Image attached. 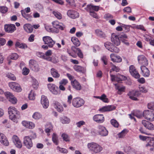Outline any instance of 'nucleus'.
I'll return each instance as SVG.
<instances>
[{
	"label": "nucleus",
	"instance_id": "1",
	"mask_svg": "<svg viewBox=\"0 0 154 154\" xmlns=\"http://www.w3.org/2000/svg\"><path fill=\"white\" fill-rule=\"evenodd\" d=\"M8 111L9 119L14 122L17 123L18 119L21 117L20 112L16 108L12 106L8 107Z\"/></svg>",
	"mask_w": 154,
	"mask_h": 154
},
{
	"label": "nucleus",
	"instance_id": "2",
	"mask_svg": "<svg viewBox=\"0 0 154 154\" xmlns=\"http://www.w3.org/2000/svg\"><path fill=\"white\" fill-rule=\"evenodd\" d=\"M87 147L90 151L95 153L100 152L103 149L100 145L93 142L88 143L87 144Z\"/></svg>",
	"mask_w": 154,
	"mask_h": 154
},
{
	"label": "nucleus",
	"instance_id": "3",
	"mask_svg": "<svg viewBox=\"0 0 154 154\" xmlns=\"http://www.w3.org/2000/svg\"><path fill=\"white\" fill-rule=\"evenodd\" d=\"M143 116L150 121H154V113L151 110H145L143 112Z\"/></svg>",
	"mask_w": 154,
	"mask_h": 154
},
{
	"label": "nucleus",
	"instance_id": "4",
	"mask_svg": "<svg viewBox=\"0 0 154 154\" xmlns=\"http://www.w3.org/2000/svg\"><path fill=\"white\" fill-rule=\"evenodd\" d=\"M84 103V100L80 98L76 97L72 99V105L75 107H79L83 106Z\"/></svg>",
	"mask_w": 154,
	"mask_h": 154
},
{
	"label": "nucleus",
	"instance_id": "5",
	"mask_svg": "<svg viewBox=\"0 0 154 154\" xmlns=\"http://www.w3.org/2000/svg\"><path fill=\"white\" fill-rule=\"evenodd\" d=\"M97 133L98 135L101 136H106L108 134V131L105 127L101 125H99L97 128Z\"/></svg>",
	"mask_w": 154,
	"mask_h": 154
},
{
	"label": "nucleus",
	"instance_id": "6",
	"mask_svg": "<svg viewBox=\"0 0 154 154\" xmlns=\"http://www.w3.org/2000/svg\"><path fill=\"white\" fill-rule=\"evenodd\" d=\"M104 45L107 49L111 52L118 53L119 51V49L109 42H107L105 43Z\"/></svg>",
	"mask_w": 154,
	"mask_h": 154
},
{
	"label": "nucleus",
	"instance_id": "7",
	"mask_svg": "<svg viewBox=\"0 0 154 154\" xmlns=\"http://www.w3.org/2000/svg\"><path fill=\"white\" fill-rule=\"evenodd\" d=\"M48 87L50 91L54 94L57 95L60 93L58 87L53 84H48Z\"/></svg>",
	"mask_w": 154,
	"mask_h": 154
},
{
	"label": "nucleus",
	"instance_id": "8",
	"mask_svg": "<svg viewBox=\"0 0 154 154\" xmlns=\"http://www.w3.org/2000/svg\"><path fill=\"white\" fill-rule=\"evenodd\" d=\"M111 79L112 81H116L118 82H120L123 80H125L127 79L126 76L120 74H118L117 75L110 74Z\"/></svg>",
	"mask_w": 154,
	"mask_h": 154
},
{
	"label": "nucleus",
	"instance_id": "9",
	"mask_svg": "<svg viewBox=\"0 0 154 154\" xmlns=\"http://www.w3.org/2000/svg\"><path fill=\"white\" fill-rule=\"evenodd\" d=\"M23 143L24 145L28 149H30L32 146L33 143L31 138L29 136L24 137Z\"/></svg>",
	"mask_w": 154,
	"mask_h": 154
},
{
	"label": "nucleus",
	"instance_id": "10",
	"mask_svg": "<svg viewBox=\"0 0 154 154\" xmlns=\"http://www.w3.org/2000/svg\"><path fill=\"white\" fill-rule=\"evenodd\" d=\"M43 40L45 44H47L50 48L52 47L55 43V42L53 41L51 37L48 36L43 37Z\"/></svg>",
	"mask_w": 154,
	"mask_h": 154
},
{
	"label": "nucleus",
	"instance_id": "11",
	"mask_svg": "<svg viewBox=\"0 0 154 154\" xmlns=\"http://www.w3.org/2000/svg\"><path fill=\"white\" fill-rule=\"evenodd\" d=\"M9 86L11 88L15 91L20 92L22 91V88L20 85L16 82H10Z\"/></svg>",
	"mask_w": 154,
	"mask_h": 154
},
{
	"label": "nucleus",
	"instance_id": "12",
	"mask_svg": "<svg viewBox=\"0 0 154 154\" xmlns=\"http://www.w3.org/2000/svg\"><path fill=\"white\" fill-rule=\"evenodd\" d=\"M140 95L139 91L134 90L130 91L128 94L130 98L134 100H137V97Z\"/></svg>",
	"mask_w": 154,
	"mask_h": 154
},
{
	"label": "nucleus",
	"instance_id": "13",
	"mask_svg": "<svg viewBox=\"0 0 154 154\" xmlns=\"http://www.w3.org/2000/svg\"><path fill=\"white\" fill-rule=\"evenodd\" d=\"M5 94L9 101L12 103L15 104L17 103V99L13 94L9 92H6Z\"/></svg>",
	"mask_w": 154,
	"mask_h": 154
},
{
	"label": "nucleus",
	"instance_id": "14",
	"mask_svg": "<svg viewBox=\"0 0 154 154\" xmlns=\"http://www.w3.org/2000/svg\"><path fill=\"white\" fill-rule=\"evenodd\" d=\"M68 16L72 19H75L79 17V13L76 11L73 10H69L67 12Z\"/></svg>",
	"mask_w": 154,
	"mask_h": 154
},
{
	"label": "nucleus",
	"instance_id": "15",
	"mask_svg": "<svg viewBox=\"0 0 154 154\" xmlns=\"http://www.w3.org/2000/svg\"><path fill=\"white\" fill-rule=\"evenodd\" d=\"M12 141L16 147L21 148L22 147V144L19 137L16 135H14L12 137Z\"/></svg>",
	"mask_w": 154,
	"mask_h": 154
},
{
	"label": "nucleus",
	"instance_id": "16",
	"mask_svg": "<svg viewBox=\"0 0 154 154\" xmlns=\"http://www.w3.org/2000/svg\"><path fill=\"white\" fill-rule=\"evenodd\" d=\"M41 103L44 109H47L49 106V101L46 96L42 95L41 97Z\"/></svg>",
	"mask_w": 154,
	"mask_h": 154
},
{
	"label": "nucleus",
	"instance_id": "17",
	"mask_svg": "<svg viewBox=\"0 0 154 154\" xmlns=\"http://www.w3.org/2000/svg\"><path fill=\"white\" fill-rule=\"evenodd\" d=\"M4 29L6 32L12 33L16 30V27L14 24H7L5 25Z\"/></svg>",
	"mask_w": 154,
	"mask_h": 154
},
{
	"label": "nucleus",
	"instance_id": "18",
	"mask_svg": "<svg viewBox=\"0 0 154 154\" xmlns=\"http://www.w3.org/2000/svg\"><path fill=\"white\" fill-rule=\"evenodd\" d=\"M111 40L113 44L117 46L119 45L120 44L119 37L115 33H113L112 34Z\"/></svg>",
	"mask_w": 154,
	"mask_h": 154
},
{
	"label": "nucleus",
	"instance_id": "19",
	"mask_svg": "<svg viewBox=\"0 0 154 154\" xmlns=\"http://www.w3.org/2000/svg\"><path fill=\"white\" fill-rule=\"evenodd\" d=\"M22 124L23 126L29 129H32L35 126V124L31 122L23 121L22 122Z\"/></svg>",
	"mask_w": 154,
	"mask_h": 154
},
{
	"label": "nucleus",
	"instance_id": "20",
	"mask_svg": "<svg viewBox=\"0 0 154 154\" xmlns=\"http://www.w3.org/2000/svg\"><path fill=\"white\" fill-rule=\"evenodd\" d=\"M142 123L147 129L151 130H154V125L151 123L146 120H143Z\"/></svg>",
	"mask_w": 154,
	"mask_h": 154
},
{
	"label": "nucleus",
	"instance_id": "21",
	"mask_svg": "<svg viewBox=\"0 0 154 154\" xmlns=\"http://www.w3.org/2000/svg\"><path fill=\"white\" fill-rule=\"evenodd\" d=\"M53 27L57 29L63 30L65 28V26L62 23H59L57 21H55L52 22Z\"/></svg>",
	"mask_w": 154,
	"mask_h": 154
},
{
	"label": "nucleus",
	"instance_id": "22",
	"mask_svg": "<svg viewBox=\"0 0 154 154\" xmlns=\"http://www.w3.org/2000/svg\"><path fill=\"white\" fill-rule=\"evenodd\" d=\"M99 7L98 6L93 5L92 4L88 5L86 8H85V10L88 11H98L99 9Z\"/></svg>",
	"mask_w": 154,
	"mask_h": 154
},
{
	"label": "nucleus",
	"instance_id": "23",
	"mask_svg": "<svg viewBox=\"0 0 154 154\" xmlns=\"http://www.w3.org/2000/svg\"><path fill=\"white\" fill-rule=\"evenodd\" d=\"M0 140L3 145L6 146H8L9 145V142L7 138L2 133L0 134Z\"/></svg>",
	"mask_w": 154,
	"mask_h": 154
},
{
	"label": "nucleus",
	"instance_id": "24",
	"mask_svg": "<svg viewBox=\"0 0 154 154\" xmlns=\"http://www.w3.org/2000/svg\"><path fill=\"white\" fill-rule=\"evenodd\" d=\"M138 60L139 63L142 64L147 66L148 64L147 59L146 57L143 55L138 56Z\"/></svg>",
	"mask_w": 154,
	"mask_h": 154
},
{
	"label": "nucleus",
	"instance_id": "25",
	"mask_svg": "<svg viewBox=\"0 0 154 154\" xmlns=\"http://www.w3.org/2000/svg\"><path fill=\"white\" fill-rule=\"evenodd\" d=\"M143 75L144 77H149L150 75V71L148 69L144 66H142L140 67Z\"/></svg>",
	"mask_w": 154,
	"mask_h": 154
},
{
	"label": "nucleus",
	"instance_id": "26",
	"mask_svg": "<svg viewBox=\"0 0 154 154\" xmlns=\"http://www.w3.org/2000/svg\"><path fill=\"white\" fill-rule=\"evenodd\" d=\"M94 120L98 123L103 122L104 121V117L102 114L95 115L93 117Z\"/></svg>",
	"mask_w": 154,
	"mask_h": 154
},
{
	"label": "nucleus",
	"instance_id": "27",
	"mask_svg": "<svg viewBox=\"0 0 154 154\" xmlns=\"http://www.w3.org/2000/svg\"><path fill=\"white\" fill-rule=\"evenodd\" d=\"M115 109V106L113 105H108L103 107L102 108L100 109L99 110L102 112H105L111 111L114 110Z\"/></svg>",
	"mask_w": 154,
	"mask_h": 154
},
{
	"label": "nucleus",
	"instance_id": "28",
	"mask_svg": "<svg viewBox=\"0 0 154 154\" xmlns=\"http://www.w3.org/2000/svg\"><path fill=\"white\" fill-rule=\"evenodd\" d=\"M111 60L113 62L119 63L122 61V59L119 56H116L114 54H112L110 55Z\"/></svg>",
	"mask_w": 154,
	"mask_h": 154
},
{
	"label": "nucleus",
	"instance_id": "29",
	"mask_svg": "<svg viewBox=\"0 0 154 154\" xmlns=\"http://www.w3.org/2000/svg\"><path fill=\"white\" fill-rule=\"evenodd\" d=\"M23 28L25 31L28 33H31L33 31V27L29 24H25L23 25Z\"/></svg>",
	"mask_w": 154,
	"mask_h": 154
},
{
	"label": "nucleus",
	"instance_id": "30",
	"mask_svg": "<svg viewBox=\"0 0 154 154\" xmlns=\"http://www.w3.org/2000/svg\"><path fill=\"white\" fill-rule=\"evenodd\" d=\"M71 84L73 87L77 90H80L81 88V85L75 79L73 81H71Z\"/></svg>",
	"mask_w": 154,
	"mask_h": 154
},
{
	"label": "nucleus",
	"instance_id": "31",
	"mask_svg": "<svg viewBox=\"0 0 154 154\" xmlns=\"http://www.w3.org/2000/svg\"><path fill=\"white\" fill-rule=\"evenodd\" d=\"M53 130V126L51 123H48L46 125L45 132L47 134V135L49 136L50 135L49 133Z\"/></svg>",
	"mask_w": 154,
	"mask_h": 154
},
{
	"label": "nucleus",
	"instance_id": "32",
	"mask_svg": "<svg viewBox=\"0 0 154 154\" xmlns=\"http://www.w3.org/2000/svg\"><path fill=\"white\" fill-rule=\"evenodd\" d=\"M51 72L52 75L54 78H58L60 76V74L58 73V71L54 68L51 69Z\"/></svg>",
	"mask_w": 154,
	"mask_h": 154
},
{
	"label": "nucleus",
	"instance_id": "33",
	"mask_svg": "<svg viewBox=\"0 0 154 154\" xmlns=\"http://www.w3.org/2000/svg\"><path fill=\"white\" fill-rule=\"evenodd\" d=\"M54 106L58 112H60L62 111L63 110V107L58 102H55L54 104Z\"/></svg>",
	"mask_w": 154,
	"mask_h": 154
},
{
	"label": "nucleus",
	"instance_id": "34",
	"mask_svg": "<svg viewBox=\"0 0 154 154\" xmlns=\"http://www.w3.org/2000/svg\"><path fill=\"white\" fill-rule=\"evenodd\" d=\"M15 45L16 47L22 49H25L28 48V46L26 44L18 42H16Z\"/></svg>",
	"mask_w": 154,
	"mask_h": 154
},
{
	"label": "nucleus",
	"instance_id": "35",
	"mask_svg": "<svg viewBox=\"0 0 154 154\" xmlns=\"http://www.w3.org/2000/svg\"><path fill=\"white\" fill-rule=\"evenodd\" d=\"M21 12L23 16L28 21H31L32 20V16L29 14H26L23 10H21Z\"/></svg>",
	"mask_w": 154,
	"mask_h": 154
},
{
	"label": "nucleus",
	"instance_id": "36",
	"mask_svg": "<svg viewBox=\"0 0 154 154\" xmlns=\"http://www.w3.org/2000/svg\"><path fill=\"white\" fill-rule=\"evenodd\" d=\"M71 40L73 44L77 47L79 46L80 45V42L78 39L75 37L71 38Z\"/></svg>",
	"mask_w": 154,
	"mask_h": 154
},
{
	"label": "nucleus",
	"instance_id": "37",
	"mask_svg": "<svg viewBox=\"0 0 154 154\" xmlns=\"http://www.w3.org/2000/svg\"><path fill=\"white\" fill-rule=\"evenodd\" d=\"M52 140L55 145H58L59 143L58 137L56 134L55 133H54L52 135Z\"/></svg>",
	"mask_w": 154,
	"mask_h": 154
},
{
	"label": "nucleus",
	"instance_id": "38",
	"mask_svg": "<svg viewBox=\"0 0 154 154\" xmlns=\"http://www.w3.org/2000/svg\"><path fill=\"white\" fill-rule=\"evenodd\" d=\"M115 85L116 87V89L118 90V94H122V92H124L125 88V87L119 86L117 85L116 84H115Z\"/></svg>",
	"mask_w": 154,
	"mask_h": 154
},
{
	"label": "nucleus",
	"instance_id": "39",
	"mask_svg": "<svg viewBox=\"0 0 154 154\" xmlns=\"http://www.w3.org/2000/svg\"><path fill=\"white\" fill-rule=\"evenodd\" d=\"M96 35L100 37L105 38L106 37L105 34L101 30L99 29H96L95 31Z\"/></svg>",
	"mask_w": 154,
	"mask_h": 154
},
{
	"label": "nucleus",
	"instance_id": "40",
	"mask_svg": "<svg viewBox=\"0 0 154 154\" xmlns=\"http://www.w3.org/2000/svg\"><path fill=\"white\" fill-rule=\"evenodd\" d=\"M52 13L55 17L58 19L60 20L62 18V15L60 12L57 11H53Z\"/></svg>",
	"mask_w": 154,
	"mask_h": 154
},
{
	"label": "nucleus",
	"instance_id": "41",
	"mask_svg": "<svg viewBox=\"0 0 154 154\" xmlns=\"http://www.w3.org/2000/svg\"><path fill=\"white\" fill-rule=\"evenodd\" d=\"M134 115L138 118H140L143 116V112L139 110L136 111L134 113Z\"/></svg>",
	"mask_w": 154,
	"mask_h": 154
},
{
	"label": "nucleus",
	"instance_id": "42",
	"mask_svg": "<svg viewBox=\"0 0 154 154\" xmlns=\"http://www.w3.org/2000/svg\"><path fill=\"white\" fill-rule=\"evenodd\" d=\"M74 69L77 72H82L85 70V68L79 66L75 65L74 66Z\"/></svg>",
	"mask_w": 154,
	"mask_h": 154
},
{
	"label": "nucleus",
	"instance_id": "43",
	"mask_svg": "<svg viewBox=\"0 0 154 154\" xmlns=\"http://www.w3.org/2000/svg\"><path fill=\"white\" fill-rule=\"evenodd\" d=\"M32 117L35 119H39L42 118V115L38 112H35L33 114Z\"/></svg>",
	"mask_w": 154,
	"mask_h": 154
},
{
	"label": "nucleus",
	"instance_id": "44",
	"mask_svg": "<svg viewBox=\"0 0 154 154\" xmlns=\"http://www.w3.org/2000/svg\"><path fill=\"white\" fill-rule=\"evenodd\" d=\"M127 132V130L124 129L118 134V136L119 138H122L125 135Z\"/></svg>",
	"mask_w": 154,
	"mask_h": 154
},
{
	"label": "nucleus",
	"instance_id": "45",
	"mask_svg": "<svg viewBox=\"0 0 154 154\" xmlns=\"http://www.w3.org/2000/svg\"><path fill=\"white\" fill-rule=\"evenodd\" d=\"M100 100L104 103H108L109 100L107 98L105 94H102L100 96Z\"/></svg>",
	"mask_w": 154,
	"mask_h": 154
},
{
	"label": "nucleus",
	"instance_id": "46",
	"mask_svg": "<svg viewBox=\"0 0 154 154\" xmlns=\"http://www.w3.org/2000/svg\"><path fill=\"white\" fill-rule=\"evenodd\" d=\"M61 122L63 123L67 124L70 122V119L67 117L63 116L60 119Z\"/></svg>",
	"mask_w": 154,
	"mask_h": 154
},
{
	"label": "nucleus",
	"instance_id": "47",
	"mask_svg": "<svg viewBox=\"0 0 154 154\" xmlns=\"http://www.w3.org/2000/svg\"><path fill=\"white\" fill-rule=\"evenodd\" d=\"M6 76L11 80H15L16 78L14 75L11 73H8L6 74Z\"/></svg>",
	"mask_w": 154,
	"mask_h": 154
},
{
	"label": "nucleus",
	"instance_id": "48",
	"mask_svg": "<svg viewBox=\"0 0 154 154\" xmlns=\"http://www.w3.org/2000/svg\"><path fill=\"white\" fill-rule=\"evenodd\" d=\"M30 68L33 71L35 72H38L39 70V68L37 63L35 64L34 66L31 65Z\"/></svg>",
	"mask_w": 154,
	"mask_h": 154
},
{
	"label": "nucleus",
	"instance_id": "49",
	"mask_svg": "<svg viewBox=\"0 0 154 154\" xmlns=\"http://www.w3.org/2000/svg\"><path fill=\"white\" fill-rule=\"evenodd\" d=\"M57 149L61 153L66 154L68 152L67 150L65 148H60L59 146L57 147Z\"/></svg>",
	"mask_w": 154,
	"mask_h": 154
},
{
	"label": "nucleus",
	"instance_id": "50",
	"mask_svg": "<svg viewBox=\"0 0 154 154\" xmlns=\"http://www.w3.org/2000/svg\"><path fill=\"white\" fill-rule=\"evenodd\" d=\"M29 98L31 100H34L35 98V94L34 92L32 90H31L29 94Z\"/></svg>",
	"mask_w": 154,
	"mask_h": 154
},
{
	"label": "nucleus",
	"instance_id": "51",
	"mask_svg": "<svg viewBox=\"0 0 154 154\" xmlns=\"http://www.w3.org/2000/svg\"><path fill=\"white\" fill-rule=\"evenodd\" d=\"M46 60L51 61L54 63H56L57 62V60L54 57L47 58H46Z\"/></svg>",
	"mask_w": 154,
	"mask_h": 154
},
{
	"label": "nucleus",
	"instance_id": "52",
	"mask_svg": "<svg viewBox=\"0 0 154 154\" xmlns=\"http://www.w3.org/2000/svg\"><path fill=\"white\" fill-rule=\"evenodd\" d=\"M111 124L114 127L117 128L119 126V123L118 122L114 119H112L110 121Z\"/></svg>",
	"mask_w": 154,
	"mask_h": 154
},
{
	"label": "nucleus",
	"instance_id": "53",
	"mask_svg": "<svg viewBox=\"0 0 154 154\" xmlns=\"http://www.w3.org/2000/svg\"><path fill=\"white\" fill-rule=\"evenodd\" d=\"M32 83L33 88L35 89H37L38 86V82L35 79H33Z\"/></svg>",
	"mask_w": 154,
	"mask_h": 154
},
{
	"label": "nucleus",
	"instance_id": "54",
	"mask_svg": "<svg viewBox=\"0 0 154 154\" xmlns=\"http://www.w3.org/2000/svg\"><path fill=\"white\" fill-rule=\"evenodd\" d=\"M63 140L66 142H69V138L68 135L64 133L63 134L61 135Z\"/></svg>",
	"mask_w": 154,
	"mask_h": 154
},
{
	"label": "nucleus",
	"instance_id": "55",
	"mask_svg": "<svg viewBox=\"0 0 154 154\" xmlns=\"http://www.w3.org/2000/svg\"><path fill=\"white\" fill-rule=\"evenodd\" d=\"M44 54L45 58L51 57L50 56L52 55V52L51 50H48Z\"/></svg>",
	"mask_w": 154,
	"mask_h": 154
},
{
	"label": "nucleus",
	"instance_id": "56",
	"mask_svg": "<svg viewBox=\"0 0 154 154\" xmlns=\"http://www.w3.org/2000/svg\"><path fill=\"white\" fill-rule=\"evenodd\" d=\"M36 55L38 57L46 60V58L45 57V54L44 53L38 52H36Z\"/></svg>",
	"mask_w": 154,
	"mask_h": 154
},
{
	"label": "nucleus",
	"instance_id": "57",
	"mask_svg": "<svg viewBox=\"0 0 154 154\" xmlns=\"http://www.w3.org/2000/svg\"><path fill=\"white\" fill-rule=\"evenodd\" d=\"M130 73L136 79L139 78L140 77L139 74L136 70V72H133Z\"/></svg>",
	"mask_w": 154,
	"mask_h": 154
},
{
	"label": "nucleus",
	"instance_id": "58",
	"mask_svg": "<svg viewBox=\"0 0 154 154\" xmlns=\"http://www.w3.org/2000/svg\"><path fill=\"white\" fill-rule=\"evenodd\" d=\"M8 11V8L6 7L1 6L0 7V11L2 13H5Z\"/></svg>",
	"mask_w": 154,
	"mask_h": 154
},
{
	"label": "nucleus",
	"instance_id": "59",
	"mask_svg": "<svg viewBox=\"0 0 154 154\" xmlns=\"http://www.w3.org/2000/svg\"><path fill=\"white\" fill-rule=\"evenodd\" d=\"M110 64L111 66L113 69V70L116 72H118L119 71L120 69L118 67L116 66L115 65H113L112 63H110Z\"/></svg>",
	"mask_w": 154,
	"mask_h": 154
},
{
	"label": "nucleus",
	"instance_id": "60",
	"mask_svg": "<svg viewBox=\"0 0 154 154\" xmlns=\"http://www.w3.org/2000/svg\"><path fill=\"white\" fill-rule=\"evenodd\" d=\"M104 18L107 20H108L113 18V16L109 14H106L104 16Z\"/></svg>",
	"mask_w": 154,
	"mask_h": 154
},
{
	"label": "nucleus",
	"instance_id": "61",
	"mask_svg": "<svg viewBox=\"0 0 154 154\" xmlns=\"http://www.w3.org/2000/svg\"><path fill=\"white\" fill-rule=\"evenodd\" d=\"M85 122L84 121L82 120L77 122L76 123V125L77 127L80 128L82 125H85Z\"/></svg>",
	"mask_w": 154,
	"mask_h": 154
},
{
	"label": "nucleus",
	"instance_id": "62",
	"mask_svg": "<svg viewBox=\"0 0 154 154\" xmlns=\"http://www.w3.org/2000/svg\"><path fill=\"white\" fill-rule=\"evenodd\" d=\"M29 69L26 68H23V69L22 73L24 75H26L28 74L29 72Z\"/></svg>",
	"mask_w": 154,
	"mask_h": 154
},
{
	"label": "nucleus",
	"instance_id": "63",
	"mask_svg": "<svg viewBox=\"0 0 154 154\" xmlns=\"http://www.w3.org/2000/svg\"><path fill=\"white\" fill-rule=\"evenodd\" d=\"M18 57V55L16 53H13L11 54V59L16 60Z\"/></svg>",
	"mask_w": 154,
	"mask_h": 154
},
{
	"label": "nucleus",
	"instance_id": "64",
	"mask_svg": "<svg viewBox=\"0 0 154 154\" xmlns=\"http://www.w3.org/2000/svg\"><path fill=\"white\" fill-rule=\"evenodd\" d=\"M68 83V81L67 79H63L62 80L59 82L60 85H65Z\"/></svg>",
	"mask_w": 154,
	"mask_h": 154
}]
</instances>
